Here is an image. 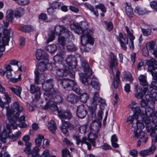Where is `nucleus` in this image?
<instances>
[{"instance_id": "1", "label": "nucleus", "mask_w": 157, "mask_h": 157, "mask_svg": "<svg viewBox=\"0 0 157 157\" xmlns=\"http://www.w3.org/2000/svg\"><path fill=\"white\" fill-rule=\"evenodd\" d=\"M12 107L13 108L11 109H9V107L6 106V116L8 119L10 120L13 118L15 112V111L13 110L15 109L17 112L16 113L15 117L16 120L21 123L19 124V126L22 128L26 127L27 125L24 123L25 117L24 115L21 116L20 118L19 117L20 113L24 110L23 106L21 105L18 102L15 101L13 103Z\"/></svg>"}, {"instance_id": "2", "label": "nucleus", "mask_w": 157, "mask_h": 157, "mask_svg": "<svg viewBox=\"0 0 157 157\" xmlns=\"http://www.w3.org/2000/svg\"><path fill=\"white\" fill-rule=\"evenodd\" d=\"M81 66L85 75L83 73H79L80 79L82 83L86 86H89V77L92 74V70L90 67L88 61L86 59H81Z\"/></svg>"}, {"instance_id": "3", "label": "nucleus", "mask_w": 157, "mask_h": 157, "mask_svg": "<svg viewBox=\"0 0 157 157\" xmlns=\"http://www.w3.org/2000/svg\"><path fill=\"white\" fill-rule=\"evenodd\" d=\"M93 32L90 30H88L85 34H82L81 36V42L82 44V48L84 51H90L92 46L94 44V38L92 36Z\"/></svg>"}, {"instance_id": "4", "label": "nucleus", "mask_w": 157, "mask_h": 157, "mask_svg": "<svg viewBox=\"0 0 157 157\" xmlns=\"http://www.w3.org/2000/svg\"><path fill=\"white\" fill-rule=\"evenodd\" d=\"M94 132H90L88 136V140H87L86 137H83L81 139L80 137L78 136H73V139L76 140L77 145H79L80 144H85L87 145L88 150H90L91 148V144L94 146L96 145L95 140L97 138L98 136L96 133Z\"/></svg>"}, {"instance_id": "5", "label": "nucleus", "mask_w": 157, "mask_h": 157, "mask_svg": "<svg viewBox=\"0 0 157 157\" xmlns=\"http://www.w3.org/2000/svg\"><path fill=\"white\" fill-rule=\"evenodd\" d=\"M54 80L52 79H50L44 81L42 84V87L43 90L45 92L44 94V96L45 100H50L53 95L50 94V91L53 87Z\"/></svg>"}, {"instance_id": "6", "label": "nucleus", "mask_w": 157, "mask_h": 157, "mask_svg": "<svg viewBox=\"0 0 157 157\" xmlns=\"http://www.w3.org/2000/svg\"><path fill=\"white\" fill-rule=\"evenodd\" d=\"M66 65L65 68L69 69H75L77 71H79L81 69L80 66L78 65L77 60L76 58L74 56L69 55L68 56L65 60Z\"/></svg>"}, {"instance_id": "7", "label": "nucleus", "mask_w": 157, "mask_h": 157, "mask_svg": "<svg viewBox=\"0 0 157 157\" xmlns=\"http://www.w3.org/2000/svg\"><path fill=\"white\" fill-rule=\"evenodd\" d=\"M93 95V98L91 99L90 100V107L92 109L93 112H94L96 109L98 103H100V105H104L105 104L104 100L99 97L98 92H94V93Z\"/></svg>"}, {"instance_id": "8", "label": "nucleus", "mask_w": 157, "mask_h": 157, "mask_svg": "<svg viewBox=\"0 0 157 157\" xmlns=\"http://www.w3.org/2000/svg\"><path fill=\"white\" fill-rule=\"evenodd\" d=\"M65 27L62 25L56 26L55 28L54 32L51 31L49 33V37L47 40V43H48L55 39V33L56 35H58V36L63 33V31L65 29Z\"/></svg>"}, {"instance_id": "9", "label": "nucleus", "mask_w": 157, "mask_h": 157, "mask_svg": "<svg viewBox=\"0 0 157 157\" xmlns=\"http://www.w3.org/2000/svg\"><path fill=\"white\" fill-rule=\"evenodd\" d=\"M50 94H52L53 96L51 100H47L49 101H54L57 104H60L62 102L63 100V98L61 93L59 92L58 90L56 89H53V91Z\"/></svg>"}, {"instance_id": "10", "label": "nucleus", "mask_w": 157, "mask_h": 157, "mask_svg": "<svg viewBox=\"0 0 157 157\" xmlns=\"http://www.w3.org/2000/svg\"><path fill=\"white\" fill-rule=\"evenodd\" d=\"M7 30L5 29L3 32V36L2 37V42L0 40V51H4L5 46L8 45L10 41V34Z\"/></svg>"}, {"instance_id": "11", "label": "nucleus", "mask_w": 157, "mask_h": 157, "mask_svg": "<svg viewBox=\"0 0 157 157\" xmlns=\"http://www.w3.org/2000/svg\"><path fill=\"white\" fill-rule=\"evenodd\" d=\"M58 116L61 119L62 123L67 121L66 120L69 121L72 117L71 113L69 111H63L61 110L58 111Z\"/></svg>"}, {"instance_id": "12", "label": "nucleus", "mask_w": 157, "mask_h": 157, "mask_svg": "<svg viewBox=\"0 0 157 157\" xmlns=\"http://www.w3.org/2000/svg\"><path fill=\"white\" fill-rule=\"evenodd\" d=\"M74 128V125L68 121L62 123L60 126V130L65 135H67L68 133V128L69 130H73Z\"/></svg>"}, {"instance_id": "13", "label": "nucleus", "mask_w": 157, "mask_h": 157, "mask_svg": "<svg viewBox=\"0 0 157 157\" xmlns=\"http://www.w3.org/2000/svg\"><path fill=\"white\" fill-rule=\"evenodd\" d=\"M77 115L79 118H83L85 117L87 114L86 107L83 105H81L77 107Z\"/></svg>"}, {"instance_id": "14", "label": "nucleus", "mask_w": 157, "mask_h": 157, "mask_svg": "<svg viewBox=\"0 0 157 157\" xmlns=\"http://www.w3.org/2000/svg\"><path fill=\"white\" fill-rule=\"evenodd\" d=\"M60 84L64 89L71 87L76 85V82L73 80L69 78H64L60 82Z\"/></svg>"}, {"instance_id": "15", "label": "nucleus", "mask_w": 157, "mask_h": 157, "mask_svg": "<svg viewBox=\"0 0 157 157\" xmlns=\"http://www.w3.org/2000/svg\"><path fill=\"white\" fill-rule=\"evenodd\" d=\"M30 92L32 94H34L35 98L38 100L40 98L41 93L40 89L38 86H36L34 84L30 85Z\"/></svg>"}, {"instance_id": "16", "label": "nucleus", "mask_w": 157, "mask_h": 157, "mask_svg": "<svg viewBox=\"0 0 157 157\" xmlns=\"http://www.w3.org/2000/svg\"><path fill=\"white\" fill-rule=\"evenodd\" d=\"M145 98L148 102L151 101V106L154 108L155 101L157 100V93L153 92L151 94H147L145 96Z\"/></svg>"}, {"instance_id": "17", "label": "nucleus", "mask_w": 157, "mask_h": 157, "mask_svg": "<svg viewBox=\"0 0 157 157\" xmlns=\"http://www.w3.org/2000/svg\"><path fill=\"white\" fill-rule=\"evenodd\" d=\"M36 58L39 60H45L46 62L48 61V56L47 55L45 52L41 49H38L36 53Z\"/></svg>"}, {"instance_id": "18", "label": "nucleus", "mask_w": 157, "mask_h": 157, "mask_svg": "<svg viewBox=\"0 0 157 157\" xmlns=\"http://www.w3.org/2000/svg\"><path fill=\"white\" fill-rule=\"evenodd\" d=\"M146 63L148 66V71L150 72L157 69V62L154 59L151 58L150 60L147 61Z\"/></svg>"}, {"instance_id": "19", "label": "nucleus", "mask_w": 157, "mask_h": 157, "mask_svg": "<svg viewBox=\"0 0 157 157\" xmlns=\"http://www.w3.org/2000/svg\"><path fill=\"white\" fill-rule=\"evenodd\" d=\"M78 31H77V34H81L85 30H87L86 32L89 30L87 29L88 28V23L86 21H83L80 22L79 24L78 23Z\"/></svg>"}, {"instance_id": "20", "label": "nucleus", "mask_w": 157, "mask_h": 157, "mask_svg": "<svg viewBox=\"0 0 157 157\" xmlns=\"http://www.w3.org/2000/svg\"><path fill=\"white\" fill-rule=\"evenodd\" d=\"M100 122L94 121L92 122L90 126V130L94 132H97L101 126Z\"/></svg>"}, {"instance_id": "21", "label": "nucleus", "mask_w": 157, "mask_h": 157, "mask_svg": "<svg viewBox=\"0 0 157 157\" xmlns=\"http://www.w3.org/2000/svg\"><path fill=\"white\" fill-rule=\"evenodd\" d=\"M156 148L155 145H151V147L148 149L141 151L139 153L143 157L151 155L153 153Z\"/></svg>"}, {"instance_id": "22", "label": "nucleus", "mask_w": 157, "mask_h": 157, "mask_svg": "<svg viewBox=\"0 0 157 157\" xmlns=\"http://www.w3.org/2000/svg\"><path fill=\"white\" fill-rule=\"evenodd\" d=\"M120 72L119 71H117L116 76H114L112 85L115 89H117L120 85Z\"/></svg>"}, {"instance_id": "23", "label": "nucleus", "mask_w": 157, "mask_h": 157, "mask_svg": "<svg viewBox=\"0 0 157 157\" xmlns=\"http://www.w3.org/2000/svg\"><path fill=\"white\" fill-rule=\"evenodd\" d=\"M117 65V56L113 53H112L110 56V61L109 62V67L113 71V68Z\"/></svg>"}, {"instance_id": "24", "label": "nucleus", "mask_w": 157, "mask_h": 157, "mask_svg": "<svg viewBox=\"0 0 157 157\" xmlns=\"http://www.w3.org/2000/svg\"><path fill=\"white\" fill-rule=\"evenodd\" d=\"M66 100L68 102L71 104H75L77 102L78 100L77 97L74 94H69L67 95Z\"/></svg>"}, {"instance_id": "25", "label": "nucleus", "mask_w": 157, "mask_h": 157, "mask_svg": "<svg viewBox=\"0 0 157 157\" xmlns=\"http://www.w3.org/2000/svg\"><path fill=\"white\" fill-rule=\"evenodd\" d=\"M122 80L123 81H129L131 82L133 78L131 73L128 72H125L122 75Z\"/></svg>"}, {"instance_id": "26", "label": "nucleus", "mask_w": 157, "mask_h": 157, "mask_svg": "<svg viewBox=\"0 0 157 157\" xmlns=\"http://www.w3.org/2000/svg\"><path fill=\"white\" fill-rule=\"evenodd\" d=\"M43 61H41L39 63L38 68V69L40 71L43 72L46 70L47 69V67L50 65L48 64V61L46 62V60H43Z\"/></svg>"}, {"instance_id": "27", "label": "nucleus", "mask_w": 157, "mask_h": 157, "mask_svg": "<svg viewBox=\"0 0 157 157\" xmlns=\"http://www.w3.org/2000/svg\"><path fill=\"white\" fill-rule=\"evenodd\" d=\"M9 88L11 90L12 92L17 96L21 98V94L22 90V89L20 86H16L14 88L12 87H10Z\"/></svg>"}, {"instance_id": "28", "label": "nucleus", "mask_w": 157, "mask_h": 157, "mask_svg": "<svg viewBox=\"0 0 157 157\" xmlns=\"http://www.w3.org/2000/svg\"><path fill=\"white\" fill-rule=\"evenodd\" d=\"M56 104L52 103L50 101L48 102L45 105L43 106V108L44 109H49L54 111H56L58 109V107Z\"/></svg>"}, {"instance_id": "29", "label": "nucleus", "mask_w": 157, "mask_h": 157, "mask_svg": "<svg viewBox=\"0 0 157 157\" xmlns=\"http://www.w3.org/2000/svg\"><path fill=\"white\" fill-rule=\"evenodd\" d=\"M90 84L94 90H96L95 92H99L100 90V86L98 80L96 78H93L91 80Z\"/></svg>"}, {"instance_id": "30", "label": "nucleus", "mask_w": 157, "mask_h": 157, "mask_svg": "<svg viewBox=\"0 0 157 157\" xmlns=\"http://www.w3.org/2000/svg\"><path fill=\"white\" fill-rule=\"evenodd\" d=\"M134 11L135 13L138 14V15L142 16L144 15L146 13L150 12L149 11H146L145 9H143L139 6H136Z\"/></svg>"}, {"instance_id": "31", "label": "nucleus", "mask_w": 157, "mask_h": 157, "mask_svg": "<svg viewBox=\"0 0 157 157\" xmlns=\"http://www.w3.org/2000/svg\"><path fill=\"white\" fill-rule=\"evenodd\" d=\"M130 108L133 111L134 113L133 115L136 116L137 118H138V115H143V113L141 112L140 107L137 106H132L130 105Z\"/></svg>"}, {"instance_id": "32", "label": "nucleus", "mask_w": 157, "mask_h": 157, "mask_svg": "<svg viewBox=\"0 0 157 157\" xmlns=\"http://www.w3.org/2000/svg\"><path fill=\"white\" fill-rule=\"evenodd\" d=\"M64 58V56L63 53H59L54 56L53 59L55 62L61 64L63 61Z\"/></svg>"}, {"instance_id": "33", "label": "nucleus", "mask_w": 157, "mask_h": 157, "mask_svg": "<svg viewBox=\"0 0 157 157\" xmlns=\"http://www.w3.org/2000/svg\"><path fill=\"white\" fill-rule=\"evenodd\" d=\"M125 11L127 15L129 18H131L133 16L134 13L133 10L131 6H129L127 2L126 3Z\"/></svg>"}, {"instance_id": "34", "label": "nucleus", "mask_w": 157, "mask_h": 157, "mask_svg": "<svg viewBox=\"0 0 157 157\" xmlns=\"http://www.w3.org/2000/svg\"><path fill=\"white\" fill-rule=\"evenodd\" d=\"M95 7L97 9H100L102 12L100 14L101 16L102 17H104L105 16V13L107 11V9L105 5L102 3H100L95 6Z\"/></svg>"}, {"instance_id": "35", "label": "nucleus", "mask_w": 157, "mask_h": 157, "mask_svg": "<svg viewBox=\"0 0 157 157\" xmlns=\"http://www.w3.org/2000/svg\"><path fill=\"white\" fill-rule=\"evenodd\" d=\"M49 129L53 133H54L55 131L57 129L56 124L53 121L51 120L48 124Z\"/></svg>"}, {"instance_id": "36", "label": "nucleus", "mask_w": 157, "mask_h": 157, "mask_svg": "<svg viewBox=\"0 0 157 157\" xmlns=\"http://www.w3.org/2000/svg\"><path fill=\"white\" fill-rule=\"evenodd\" d=\"M64 36L66 38L72 40L75 39L73 34L66 27L65 28V29L64 30Z\"/></svg>"}, {"instance_id": "37", "label": "nucleus", "mask_w": 157, "mask_h": 157, "mask_svg": "<svg viewBox=\"0 0 157 157\" xmlns=\"http://www.w3.org/2000/svg\"><path fill=\"white\" fill-rule=\"evenodd\" d=\"M138 79L140 81V84L143 86H145L148 85L146 77L144 75H140Z\"/></svg>"}, {"instance_id": "38", "label": "nucleus", "mask_w": 157, "mask_h": 157, "mask_svg": "<svg viewBox=\"0 0 157 157\" xmlns=\"http://www.w3.org/2000/svg\"><path fill=\"white\" fill-rule=\"evenodd\" d=\"M132 127L135 129L136 128L137 129L141 130L144 128V126L142 122L136 121L135 124H132Z\"/></svg>"}, {"instance_id": "39", "label": "nucleus", "mask_w": 157, "mask_h": 157, "mask_svg": "<svg viewBox=\"0 0 157 157\" xmlns=\"http://www.w3.org/2000/svg\"><path fill=\"white\" fill-rule=\"evenodd\" d=\"M145 90V89H141L140 90L139 92H137L135 93V97L141 99L142 98L144 95L146 93ZM135 91H136V92L137 91L136 88V89Z\"/></svg>"}, {"instance_id": "40", "label": "nucleus", "mask_w": 157, "mask_h": 157, "mask_svg": "<svg viewBox=\"0 0 157 157\" xmlns=\"http://www.w3.org/2000/svg\"><path fill=\"white\" fill-rule=\"evenodd\" d=\"M13 12L10 9L8 10L6 12V18L7 21L12 22L13 19Z\"/></svg>"}, {"instance_id": "41", "label": "nucleus", "mask_w": 157, "mask_h": 157, "mask_svg": "<svg viewBox=\"0 0 157 157\" xmlns=\"http://www.w3.org/2000/svg\"><path fill=\"white\" fill-rule=\"evenodd\" d=\"M154 112L153 108L150 107H147L145 109V114L146 116L148 117H153Z\"/></svg>"}, {"instance_id": "42", "label": "nucleus", "mask_w": 157, "mask_h": 157, "mask_svg": "<svg viewBox=\"0 0 157 157\" xmlns=\"http://www.w3.org/2000/svg\"><path fill=\"white\" fill-rule=\"evenodd\" d=\"M24 13L25 10L24 9L21 8L15 11L14 13V15L15 17L18 18L22 16Z\"/></svg>"}, {"instance_id": "43", "label": "nucleus", "mask_w": 157, "mask_h": 157, "mask_svg": "<svg viewBox=\"0 0 157 157\" xmlns=\"http://www.w3.org/2000/svg\"><path fill=\"white\" fill-rule=\"evenodd\" d=\"M38 138L35 140L36 145L37 147L40 146L42 143V141L44 139V137L42 135L39 134L37 135Z\"/></svg>"}, {"instance_id": "44", "label": "nucleus", "mask_w": 157, "mask_h": 157, "mask_svg": "<svg viewBox=\"0 0 157 157\" xmlns=\"http://www.w3.org/2000/svg\"><path fill=\"white\" fill-rule=\"evenodd\" d=\"M56 74L57 76L59 77H62L63 76H67L66 71L65 70V69H58L56 71Z\"/></svg>"}, {"instance_id": "45", "label": "nucleus", "mask_w": 157, "mask_h": 157, "mask_svg": "<svg viewBox=\"0 0 157 157\" xmlns=\"http://www.w3.org/2000/svg\"><path fill=\"white\" fill-rule=\"evenodd\" d=\"M20 31L24 32H29L32 30V27L30 25H25L19 28Z\"/></svg>"}, {"instance_id": "46", "label": "nucleus", "mask_w": 157, "mask_h": 157, "mask_svg": "<svg viewBox=\"0 0 157 157\" xmlns=\"http://www.w3.org/2000/svg\"><path fill=\"white\" fill-rule=\"evenodd\" d=\"M26 147L24 149V151L28 155H31L32 151H31V147L32 146L31 144L30 143H27L25 144Z\"/></svg>"}, {"instance_id": "47", "label": "nucleus", "mask_w": 157, "mask_h": 157, "mask_svg": "<svg viewBox=\"0 0 157 157\" xmlns=\"http://www.w3.org/2000/svg\"><path fill=\"white\" fill-rule=\"evenodd\" d=\"M80 95L79 97L81 100L84 103L86 102L89 98L88 95L86 93H82Z\"/></svg>"}, {"instance_id": "48", "label": "nucleus", "mask_w": 157, "mask_h": 157, "mask_svg": "<svg viewBox=\"0 0 157 157\" xmlns=\"http://www.w3.org/2000/svg\"><path fill=\"white\" fill-rule=\"evenodd\" d=\"M39 151V148L36 146L35 147L32 151V157H40L38 154Z\"/></svg>"}, {"instance_id": "49", "label": "nucleus", "mask_w": 157, "mask_h": 157, "mask_svg": "<svg viewBox=\"0 0 157 157\" xmlns=\"http://www.w3.org/2000/svg\"><path fill=\"white\" fill-rule=\"evenodd\" d=\"M122 39L123 40V43L124 44H123L122 46L121 45V43H120L121 46L123 50L126 51L127 49V47L126 46V45L128 44V38L125 37Z\"/></svg>"}, {"instance_id": "50", "label": "nucleus", "mask_w": 157, "mask_h": 157, "mask_svg": "<svg viewBox=\"0 0 157 157\" xmlns=\"http://www.w3.org/2000/svg\"><path fill=\"white\" fill-rule=\"evenodd\" d=\"M66 48L67 50L70 52H74L77 49L75 45L72 42L70 43L67 46Z\"/></svg>"}, {"instance_id": "51", "label": "nucleus", "mask_w": 157, "mask_h": 157, "mask_svg": "<svg viewBox=\"0 0 157 157\" xmlns=\"http://www.w3.org/2000/svg\"><path fill=\"white\" fill-rule=\"evenodd\" d=\"M46 49H47L49 52L52 53L56 51L57 47L55 45L52 44L48 46L46 48Z\"/></svg>"}, {"instance_id": "52", "label": "nucleus", "mask_w": 157, "mask_h": 157, "mask_svg": "<svg viewBox=\"0 0 157 157\" xmlns=\"http://www.w3.org/2000/svg\"><path fill=\"white\" fill-rule=\"evenodd\" d=\"M67 75L71 78H74L75 77V73L73 69H69L67 67L65 68Z\"/></svg>"}, {"instance_id": "53", "label": "nucleus", "mask_w": 157, "mask_h": 157, "mask_svg": "<svg viewBox=\"0 0 157 157\" xmlns=\"http://www.w3.org/2000/svg\"><path fill=\"white\" fill-rule=\"evenodd\" d=\"M62 155L63 157H71L70 152L67 148L62 150Z\"/></svg>"}, {"instance_id": "54", "label": "nucleus", "mask_w": 157, "mask_h": 157, "mask_svg": "<svg viewBox=\"0 0 157 157\" xmlns=\"http://www.w3.org/2000/svg\"><path fill=\"white\" fill-rule=\"evenodd\" d=\"M136 116L133 115L132 116H129L127 118V121L126 122V124L129 125L130 124H132L134 119H136Z\"/></svg>"}, {"instance_id": "55", "label": "nucleus", "mask_w": 157, "mask_h": 157, "mask_svg": "<svg viewBox=\"0 0 157 157\" xmlns=\"http://www.w3.org/2000/svg\"><path fill=\"white\" fill-rule=\"evenodd\" d=\"M58 42L62 46H64L66 42L65 38L64 36H59L58 38Z\"/></svg>"}, {"instance_id": "56", "label": "nucleus", "mask_w": 157, "mask_h": 157, "mask_svg": "<svg viewBox=\"0 0 157 157\" xmlns=\"http://www.w3.org/2000/svg\"><path fill=\"white\" fill-rule=\"evenodd\" d=\"M72 90L77 94H80L82 93L81 90L78 86L77 85L76 83V85L71 87Z\"/></svg>"}, {"instance_id": "57", "label": "nucleus", "mask_w": 157, "mask_h": 157, "mask_svg": "<svg viewBox=\"0 0 157 157\" xmlns=\"http://www.w3.org/2000/svg\"><path fill=\"white\" fill-rule=\"evenodd\" d=\"M21 132L19 131L17 132L15 135H12L9 136V137L10 139H11L13 141H15L17 139L19 136L21 135Z\"/></svg>"}, {"instance_id": "58", "label": "nucleus", "mask_w": 157, "mask_h": 157, "mask_svg": "<svg viewBox=\"0 0 157 157\" xmlns=\"http://www.w3.org/2000/svg\"><path fill=\"white\" fill-rule=\"evenodd\" d=\"M155 42L152 41L146 44V47L147 50L153 49L155 46Z\"/></svg>"}, {"instance_id": "59", "label": "nucleus", "mask_w": 157, "mask_h": 157, "mask_svg": "<svg viewBox=\"0 0 157 157\" xmlns=\"http://www.w3.org/2000/svg\"><path fill=\"white\" fill-rule=\"evenodd\" d=\"M135 136L137 138L142 139L145 136V132L143 131H140L139 133L136 132H135Z\"/></svg>"}, {"instance_id": "60", "label": "nucleus", "mask_w": 157, "mask_h": 157, "mask_svg": "<svg viewBox=\"0 0 157 157\" xmlns=\"http://www.w3.org/2000/svg\"><path fill=\"white\" fill-rule=\"evenodd\" d=\"M61 5V3L58 2H54L52 3L51 7L55 10L56 9H59Z\"/></svg>"}, {"instance_id": "61", "label": "nucleus", "mask_w": 157, "mask_h": 157, "mask_svg": "<svg viewBox=\"0 0 157 157\" xmlns=\"http://www.w3.org/2000/svg\"><path fill=\"white\" fill-rule=\"evenodd\" d=\"M78 23H74L71 24L70 25V27L71 29L74 30H75V33L77 34V31H78Z\"/></svg>"}, {"instance_id": "62", "label": "nucleus", "mask_w": 157, "mask_h": 157, "mask_svg": "<svg viewBox=\"0 0 157 157\" xmlns=\"http://www.w3.org/2000/svg\"><path fill=\"white\" fill-rule=\"evenodd\" d=\"M21 74L18 75V78H15L14 77L11 78L10 79V82L12 83H15L19 81H21Z\"/></svg>"}, {"instance_id": "63", "label": "nucleus", "mask_w": 157, "mask_h": 157, "mask_svg": "<svg viewBox=\"0 0 157 157\" xmlns=\"http://www.w3.org/2000/svg\"><path fill=\"white\" fill-rule=\"evenodd\" d=\"M16 3L20 5H26L29 3V0H18Z\"/></svg>"}, {"instance_id": "64", "label": "nucleus", "mask_w": 157, "mask_h": 157, "mask_svg": "<svg viewBox=\"0 0 157 157\" xmlns=\"http://www.w3.org/2000/svg\"><path fill=\"white\" fill-rule=\"evenodd\" d=\"M150 5L154 10L157 11V2L151 1L150 2Z\"/></svg>"}]
</instances>
